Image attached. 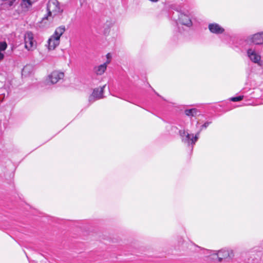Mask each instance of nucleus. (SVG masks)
Returning a JSON list of instances; mask_svg holds the SVG:
<instances>
[{"label": "nucleus", "mask_w": 263, "mask_h": 263, "mask_svg": "<svg viewBox=\"0 0 263 263\" xmlns=\"http://www.w3.org/2000/svg\"><path fill=\"white\" fill-rule=\"evenodd\" d=\"M179 133L181 137L182 142L186 144L188 146H191L192 148H193V146L197 142V137H194L193 134H190L184 130H180Z\"/></svg>", "instance_id": "4"}, {"label": "nucleus", "mask_w": 263, "mask_h": 263, "mask_svg": "<svg viewBox=\"0 0 263 263\" xmlns=\"http://www.w3.org/2000/svg\"><path fill=\"white\" fill-rule=\"evenodd\" d=\"M106 57H107V58L108 59L110 57V55L109 53H107V54L106 55Z\"/></svg>", "instance_id": "24"}, {"label": "nucleus", "mask_w": 263, "mask_h": 263, "mask_svg": "<svg viewBox=\"0 0 263 263\" xmlns=\"http://www.w3.org/2000/svg\"><path fill=\"white\" fill-rule=\"evenodd\" d=\"M65 74L60 70H54L51 72L46 79V83L47 85L54 84L61 81L64 78Z\"/></svg>", "instance_id": "3"}, {"label": "nucleus", "mask_w": 263, "mask_h": 263, "mask_svg": "<svg viewBox=\"0 0 263 263\" xmlns=\"http://www.w3.org/2000/svg\"><path fill=\"white\" fill-rule=\"evenodd\" d=\"M105 86L106 85H104L102 87L96 88L93 89L92 94L96 99L99 100L103 98L104 90Z\"/></svg>", "instance_id": "11"}, {"label": "nucleus", "mask_w": 263, "mask_h": 263, "mask_svg": "<svg viewBox=\"0 0 263 263\" xmlns=\"http://www.w3.org/2000/svg\"><path fill=\"white\" fill-rule=\"evenodd\" d=\"M209 29L212 33L219 34L224 31V29L217 23H211L209 25Z\"/></svg>", "instance_id": "8"}, {"label": "nucleus", "mask_w": 263, "mask_h": 263, "mask_svg": "<svg viewBox=\"0 0 263 263\" xmlns=\"http://www.w3.org/2000/svg\"><path fill=\"white\" fill-rule=\"evenodd\" d=\"M85 0H80V3L81 6H83L84 4V3L85 2Z\"/></svg>", "instance_id": "23"}, {"label": "nucleus", "mask_w": 263, "mask_h": 263, "mask_svg": "<svg viewBox=\"0 0 263 263\" xmlns=\"http://www.w3.org/2000/svg\"><path fill=\"white\" fill-rule=\"evenodd\" d=\"M109 63V61H108L106 63L101 64L98 66H96L95 67L94 70L95 72L97 75H102L104 73V72L105 71L106 68H107V65Z\"/></svg>", "instance_id": "12"}, {"label": "nucleus", "mask_w": 263, "mask_h": 263, "mask_svg": "<svg viewBox=\"0 0 263 263\" xmlns=\"http://www.w3.org/2000/svg\"><path fill=\"white\" fill-rule=\"evenodd\" d=\"M250 40L251 42L256 45H261L263 44V32L256 33L253 35Z\"/></svg>", "instance_id": "10"}, {"label": "nucleus", "mask_w": 263, "mask_h": 263, "mask_svg": "<svg viewBox=\"0 0 263 263\" xmlns=\"http://www.w3.org/2000/svg\"><path fill=\"white\" fill-rule=\"evenodd\" d=\"M201 130H199L198 132H197L195 136H194V137H197V141L198 140V138H199V135H200V133Z\"/></svg>", "instance_id": "20"}, {"label": "nucleus", "mask_w": 263, "mask_h": 263, "mask_svg": "<svg viewBox=\"0 0 263 263\" xmlns=\"http://www.w3.org/2000/svg\"><path fill=\"white\" fill-rule=\"evenodd\" d=\"M33 70V67L30 65H27L22 69V74L24 77L29 76Z\"/></svg>", "instance_id": "13"}, {"label": "nucleus", "mask_w": 263, "mask_h": 263, "mask_svg": "<svg viewBox=\"0 0 263 263\" xmlns=\"http://www.w3.org/2000/svg\"><path fill=\"white\" fill-rule=\"evenodd\" d=\"M213 256H216L218 262L223 260H232L234 257V254L231 250H221L213 254Z\"/></svg>", "instance_id": "5"}, {"label": "nucleus", "mask_w": 263, "mask_h": 263, "mask_svg": "<svg viewBox=\"0 0 263 263\" xmlns=\"http://www.w3.org/2000/svg\"><path fill=\"white\" fill-rule=\"evenodd\" d=\"M243 98V96H239L238 97H233L231 98V100L233 102H238L242 100Z\"/></svg>", "instance_id": "16"}, {"label": "nucleus", "mask_w": 263, "mask_h": 263, "mask_svg": "<svg viewBox=\"0 0 263 263\" xmlns=\"http://www.w3.org/2000/svg\"><path fill=\"white\" fill-rule=\"evenodd\" d=\"M25 47L28 51H32L36 48V42L34 40L33 34L27 31L24 34Z\"/></svg>", "instance_id": "6"}, {"label": "nucleus", "mask_w": 263, "mask_h": 263, "mask_svg": "<svg viewBox=\"0 0 263 263\" xmlns=\"http://www.w3.org/2000/svg\"><path fill=\"white\" fill-rule=\"evenodd\" d=\"M247 54L251 61L259 64L261 57L254 49H249L247 51Z\"/></svg>", "instance_id": "9"}, {"label": "nucleus", "mask_w": 263, "mask_h": 263, "mask_svg": "<svg viewBox=\"0 0 263 263\" xmlns=\"http://www.w3.org/2000/svg\"><path fill=\"white\" fill-rule=\"evenodd\" d=\"M211 258L213 260H216L217 259V257L216 256H213V254L211 255Z\"/></svg>", "instance_id": "22"}, {"label": "nucleus", "mask_w": 263, "mask_h": 263, "mask_svg": "<svg viewBox=\"0 0 263 263\" xmlns=\"http://www.w3.org/2000/svg\"><path fill=\"white\" fill-rule=\"evenodd\" d=\"M48 14L43 19L49 20L50 16L53 17L58 14L61 13L63 10L61 8L59 3L57 0H49L47 4Z\"/></svg>", "instance_id": "2"}, {"label": "nucleus", "mask_w": 263, "mask_h": 263, "mask_svg": "<svg viewBox=\"0 0 263 263\" xmlns=\"http://www.w3.org/2000/svg\"><path fill=\"white\" fill-rule=\"evenodd\" d=\"M96 100L97 99H96L95 97L93 96L92 94L91 96H90V97H89V102H93Z\"/></svg>", "instance_id": "19"}, {"label": "nucleus", "mask_w": 263, "mask_h": 263, "mask_svg": "<svg viewBox=\"0 0 263 263\" xmlns=\"http://www.w3.org/2000/svg\"><path fill=\"white\" fill-rule=\"evenodd\" d=\"M36 1L37 0H22L23 5H24L26 8L31 6L32 4Z\"/></svg>", "instance_id": "15"}, {"label": "nucleus", "mask_w": 263, "mask_h": 263, "mask_svg": "<svg viewBox=\"0 0 263 263\" xmlns=\"http://www.w3.org/2000/svg\"><path fill=\"white\" fill-rule=\"evenodd\" d=\"M198 112V111L196 108L186 109L184 111L185 115L189 117H195L197 115Z\"/></svg>", "instance_id": "14"}, {"label": "nucleus", "mask_w": 263, "mask_h": 263, "mask_svg": "<svg viewBox=\"0 0 263 263\" xmlns=\"http://www.w3.org/2000/svg\"><path fill=\"white\" fill-rule=\"evenodd\" d=\"M7 47V45L6 42H0V51L5 50Z\"/></svg>", "instance_id": "17"}, {"label": "nucleus", "mask_w": 263, "mask_h": 263, "mask_svg": "<svg viewBox=\"0 0 263 263\" xmlns=\"http://www.w3.org/2000/svg\"><path fill=\"white\" fill-rule=\"evenodd\" d=\"M4 58V54L3 53H2L1 51H0V61L3 60Z\"/></svg>", "instance_id": "21"}, {"label": "nucleus", "mask_w": 263, "mask_h": 263, "mask_svg": "<svg viewBox=\"0 0 263 263\" xmlns=\"http://www.w3.org/2000/svg\"><path fill=\"white\" fill-rule=\"evenodd\" d=\"M65 30L64 26L57 28L54 34L48 40V48L49 50L54 49L60 44V39Z\"/></svg>", "instance_id": "1"}, {"label": "nucleus", "mask_w": 263, "mask_h": 263, "mask_svg": "<svg viewBox=\"0 0 263 263\" xmlns=\"http://www.w3.org/2000/svg\"><path fill=\"white\" fill-rule=\"evenodd\" d=\"M211 123V122H206L204 124H203L201 126L200 128V130H202L204 128H206L208 127V126Z\"/></svg>", "instance_id": "18"}, {"label": "nucleus", "mask_w": 263, "mask_h": 263, "mask_svg": "<svg viewBox=\"0 0 263 263\" xmlns=\"http://www.w3.org/2000/svg\"><path fill=\"white\" fill-rule=\"evenodd\" d=\"M178 22L182 25L186 26L187 27L191 26L192 22L190 17L182 13H180L178 15Z\"/></svg>", "instance_id": "7"}]
</instances>
